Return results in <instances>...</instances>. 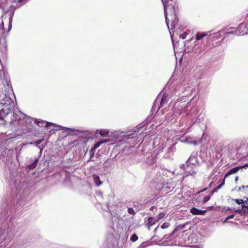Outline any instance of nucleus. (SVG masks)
I'll use <instances>...</instances> for the list:
<instances>
[{
	"label": "nucleus",
	"instance_id": "obj_1",
	"mask_svg": "<svg viewBox=\"0 0 248 248\" xmlns=\"http://www.w3.org/2000/svg\"><path fill=\"white\" fill-rule=\"evenodd\" d=\"M163 3L166 24L169 27V24L170 23L171 28H174L178 22V18L176 14V3L172 1V3H169V1L163 0Z\"/></svg>",
	"mask_w": 248,
	"mask_h": 248
},
{
	"label": "nucleus",
	"instance_id": "obj_2",
	"mask_svg": "<svg viewBox=\"0 0 248 248\" xmlns=\"http://www.w3.org/2000/svg\"><path fill=\"white\" fill-rule=\"evenodd\" d=\"M13 104V102L11 98L5 93L4 98L0 103V120H4L11 112Z\"/></svg>",
	"mask_w": 248,
	"mask_h": 248
},
{
	"label": "nucleus",
	"instance_id": "obj_3",
	"mask_svg": "<svg viewBox=\"0 0 248 248\" xmlns=\"http://www.w3.org/2000/svg\"><path fill=\"white\" fill-rule=\"evenodd\" d=\"M190 213L194 215H204L206 211L205 210H202L198 209L195 207H192L190 209Z\"/></svg>",
	"mask_w": 248,
	"mask_h": 248
},
{
	"label": "nucleus",
	"instance_id": "obj_4",
	"mask_svg": "<svg viewBox=\"0 0 248 248\" xmlns=\"http://www.w3.org/2000/svg\"><path fill=\"white\" fill-rule=\"evenodd\" d=\"M110 141V139H105L102 140L101 141L97 142L94 145L93 147L91 149V152H92L93 151H94L96 148L99 147V146L103 143H106L107 142H108Z\"/></svg>",
	"mask_w": 248,
	"mask_h": 248
},
{
	"label": "nucleus",
	"instance_id": "obj_5",
	"mask_svg": "<svg viewBox=\"0 0 248 248\" xmlns=\"http://www.w3.org/2000/svg\"><path fill=\"white\" fill-rule=\"evenodd\" d=\"M156 222H158L156 219H155L153 217H149L148 218L147 223L146 224L148 229L149 230L151 226L155 224Z\"/></svg>",
	"mask_w": 248,
	"mask_h": 248
},
{
	"label": "nucleus",
	"instance_id": "obj_6",
	"mask_svg": "<svg viewBox=\"0 0 248 248\" xmlns=\"http://www.w3.org/2000/svg\"><path fill=\"white\" fill-rule=\"evenodd\" d=\"M238 170V168H237V167L230 169L229 171L225 174L224 176V179H225L229 176L236 173Z\"/></svg>",
	"mask_w": 248,
	"mask_h": 248
},
{
	"label": "nucleus",
	"instance_id": "obj_7",
	"mask_svg": "<svg viewBox=\"0 0 248 248\" xmlns=\"http://www.w3.org/2000/svg\"><path fill=\"white\" fill-rule=\"evenodd\" d=\"M93 177L96 186H99L102 185V182L101 181L99 177L97 175L93 174Z\"/></svg>",
	"mask_w": 248,
	"mask_h": 248
},
{
	"label": "nucleus",
	"instance_id": "obj_8",
	"mask_svg": "<svg viewBox=\"0 0 248 248\" xmlns=\"http://www.w3.org/2000/svg\"><path fill=\"white\" fill-rule=\"evenodd\" d=\"M184 142L188 144H193L195 145L198 144V141L195 140H193L192 138L191 137L186 138L185 140H184Z\"/></svg>",
	"mask_w": 248,
	"mask_h": 248
},
{
	"label": "nucleus",
	"instance_id": "obj_9",
	"mask_svg": "<svg viewBox=\"0 0 248 248\" xmlns=\"http://www.w3.org/2000/svg\"><path fill=\"white\" fill-rule=\"evenodd\" d=\"M207 35L208 34L207 32H198L196 34V39L197 41H199Z\"/></svg>",
	"mask_w": 248,
	"mask_h": 248
},
{
	"label": "nucleus",
	"instance_id": "obj_10",
	"mask_svg": "<svg viewBox=\"0 0 248 248\" xmlns=\"http://www.w3.org/2000/svg\"><path fill=\"white\" fill-rule=\"evenodd\" d=\"M244 203L246 204V205H245L244 213L245 214H248V198L245 197L244 198Z\"/></svg>",
	"mask_w": 248,
	"mask_h": 248
},
{
	"label": "nucleus",
	"instance_id": "obj_11",
	"mask_svg": "<svg viewBox=\"0 0 248 248\" xmlns=\"http://www.w3.org/2000/svg\"><path fill=\"white\" fill-rule=\"evenodd\" d=\"M38 161V159L36 158L31 164L30 165H29L28 166V168L30 170L34 169L37 166Z\"/></svg>",
	"mask_w": 248,
	"mask_h": 248
},
{
	"label": "nucleus",
	"instance_id": "obj_12",
	"mask_svg": "<svg viewBox=\"0 0 248 248\" xmlns=\"http://www.w3.org/2000/svg\"><path fill=\"white\" fill-rule=\"evenodd\" d=\"M235 202L238 204H241L242 209H243V211H244L245 205L246 204L244 203V199H235L234 200Z\"/></svg>",
	"mask_w": 248,
	"mask_h": 248
},
{
	"label": "nucleus",
	"instance_id": "obj_13",
	"mask_svg": "<svg viewBox=\"0 0 248 248\" xmlns=\"http://www.w3.org/2000/svg\"><path fill=\"white\" fill-rule=\"evenodd\" d=\"M167 97L166 96L163 95L160 101V108L162 107L167 102Z\"/></svg>",
	"mask_w": 248,
	"mask_h": 248
},
{
	"label": "nucleus",
	"instance_id": "obj_14",
	"mask_svg": "<svg viewBox=\"0 0 248 248\" xmlns=\"http://www.w3.org/2000/svg\"><path fill=\"white\" fill-rule=\"evenodd\" d=\"M109 132L108 130L101 129L99 131V134L101 136H107L108 135Z\"/></svg>",
	"mask_w": 248,
	"mask_h": 248
},
{
	"label": "nucleus",
	"instance_id": "obj_15",
	"mask_svg": "<svg viewBox=\"0 0 248 248\" xmlns=\"http://www.w3.org/2000/svg\"><path fill=\"white\" fill-rule=\"evenodd\" d=\"M34 122L36 124H38V125H39V126H40L39 124H44L45 123H46V125H45V127H47L48 126V125H49V124L53 125V124L51 123H49L45 122L44 121L40 122L39 121H37L36 120H35V121ZM42 126H43V124H42Z\"/></svg>",
	"mask_w": 248,
	"mask_h": 248
},
{
	"label": "nucleus",
	"instance_id": "obj_16",
	"mask_svg": "<svg viewBox=\"0 0 248 248\" xmlns=\"http://www.w3.org/2000/svg\"><path fill=\"white\" fill-rule=\"evenodd\" d=\"M165 216V214L164 212L160 213L156 216V220L157 221L160 220V219L163 218Z\"/></svg>",
	"mask_w": 248,
	"mask_h": 248
},
{
	"label": "nucleus",
	"instance_id": "obj_17",
	"mask_svg": "<svg viewBox=\"0 0 248 248\" xmlns=\"http://www.w3.org/2000/svg\"><path fill=\"white\" fill-rule=\"evenodd\" d=\"M138 239V236L135 234H133L131 235V237H130V240L133 241V242H135L136 241H137Z\"/></svg>",
	"mask_w": 248,
	"mask_h": 248
},
{
	"label": "nucleus",
	"instance_id": "obj_18",
	"mask_svg": "<svg viewBox=\"0 0 248 248\" xmlns=\"http://www.w3.org/2000/svg\"><path fill=\"white\" fill-rule=\"evenodd\" d=\"M248 188V185L247 186H242L238 188L237 189V191H244L245 189Z\"/></svg>",
	"mask_w": 248,
	"mask_h": 248
},
{
	"label": "nucleus",
	"instance_id": "obj_19",
	"mask_svg": "<svg viewBox=\"0 0 248 248\" xmlns=\"http://www.w3.org/2000/svg\"><path fill=\"white\" fill-rule=\"evenodd\" d=\"M225 179H224V178L223 179L222 182L220 183V184L217 187H216L217 188V189H218V190L219 189H220L225 185Z\"/></svg>",
	"mask_w": 248,
	"mask_h": 248
},
{
	"label": "nucleus",
	"instance_id": "obj_20",
	"mask_svg": "<svg viewBox=\"0 0 248 248\" xmlns=\"http://www.w3.org/2000/svg\"><path fill=\"white\" fill-rule=\"evenodd\" d=\"M128 213L131 215H134L135 214L134 210L133 208H128L127 210Z\"/></svg>",
	"mask_w": 248,
	"mask_h": 248
},
{
	"label": "nucleus",
	"instance_id": "obj_21",
	"mask_svg": "<svg viewBox=\"0 0 248 248\" xmlns=\"http://www.w3.org/2000/svg\"><path fill=\"white\" fill-rule=\"evenodd\" d=\"M210 196L209 195L204 197L203 201H202L203 203H205V202H208L210 200Z\"/></svg>",
	"mask_w": 248,
	"mask_h": 248
},
{
	"label": "nucleus",
	"instance_id": "obj_22",
	"mask_svg": "<svg viewBox=\"0 0 248 248\" xmlns=\"http://www.w3.org/2000/svg\"><path fill=\"white\" fill-rule=\"evenodd\" d=\"M169 223H168V222H165V223H164L162 226H161V228L162 229H166V228H167L169 226Z\"/></svg>",
	"mask_w": 248,
	"mask_h": 248
},
{
	"label": "nucleus",
	"instance_id": "obj_23",
	"mask_svg": "<svg viewBox=\"0 0 248 248\" xmlns=\"http://www.w3.org/2000/svg\"><path fill=\"white\" fill-rule=\"evenodd\" d=\"M234 217V215L233 214H232V215H229L226 218H225V221L228 220V219H231V218H233Z\"/></svg>",
	"mask_w": 248,
	"mask_h": 248
},
{
	"label": "nucleus",
	"instance_id": "obj_24",
	"mask_svg": "<svg viewBox=\"0 0 248 248\" xmlns=\"http://www.w3.org/2000/svg\"><path fill=\"white\" fill-rule=\"evenodd\" d=\"M187 36V33L185 32L184 33H183L181 35V36L180 37L182 39H185V38H186Z\"/></svg>",
	"mask_w": 248,
	"mask_h": 248
},
{
	"label": "nucleus",
	"instance_id": "obj_25",
	"mask_svg": "<svg viewBox=\"0 0 248 248\" xmlns=\"http://www.w3.org/2000/svg\"><path fill=\"white\" fill-rule=\"evenodd\" d=\"M218 189H217V187H215V188H214L212 190V191H211V193H212V194H213V193H215V192H217L218 191Z\"/></svg>",
	"mask_w": 248,
	"mask_h": 248
},
{
	"label": "nucleus",
	"instance_id": "obj_26",
	"mask_svg": "<svg viewBox=\"0 0 248 248\" xmlns=\"http://www.w3.org/2000/svg\"><path fill=\"white\" fill-rule=\"evenodd\" d=\"M172 235V233L170 234H166L164 236V239H168L170 238L171 235Z\"/></svg>",
	"mask_w": 248,
	"mask_h": 248
},
{
	"label": "nucleus",
	"instance_id": "obj_27",
	"mask_svg": "<svg viewBox=\"0 0 248 248\" xmlns=\"http://www.w3.org/2000/svg\"><path fill=\"white\" fill-rule=\"evenodd\" d=\"M237 168H238V170H240L241 169H247L246 167H245V165H243V166H239V167H237Z\"/></svg>",
	"mask_w": 248,
	"mask_h": 248
},
{
	"label": "nucleus",
	"instance_id": "obj_28",
	"mask_svg": "<svg viewBox=\"0 0 248 248\" xmlns=\"http://www.w3.org/2000/svg\"><path fill=\"white\" fill-rule=\"evenodd\" d=\"M93 151H93L92 152L90 151V158H91L94 155V152ZM91 160V159H90L89 160Z\"/></svg>",
	"mask_w": 248,
	"mask_h": 248
},
{
	"label": "nucleus",
	"instance_id": "obj_29",
	"mask_svg": "<svg viewBox=\"0 0 248 248\" xmlns=\"http://www.w3.org/2000/svg\"><path fill=\"white\" fill-rule=\"evenodd\" d=\"M14 2L20 3L22 0H12Z\"/></svg>",
	"mask_w": 248,
	"mask_h": 248
},
{
	"label": "nucleus",
	"instance_id": "obj_30",
	"mask_svg": "<svg viewBox=\"0 0 248 248\" xmlns=\"http://www.w3.org/2000/svg\"><path fill=\"white\" fill-rule=\"evenodd\" d=\"M159 227L158 226H157V227H156L154 230V232H155V233H156L157 232V231Z\"/></svg>",
	"mask_w": 248,
	"mask_h": 248
},
{
	"label": "nucleus",
	"instance_id": "obj_31",
	"mask_svg": "<svg viewBox=\"0 0 248 248\" xmlns=\"http://www.w3.org/2000/svg\"><path fill=\"white\" fill-rule=\"evenodd\" d=\"M155 208V206H152V207H151V208H150V210L151 211H153V209Z\"/></svg>",
	"mask_w": 248,
	"mask_h": 248
},
{
	"label": "nucleus",
	"instance_id": "obj_32",
	"mask_svg": "<svg viewBox=\"0 0 248 248\" xmlns=\"http://www.w3.org/2000/svg\"><path fill=\"white\" fill-rule=\"evenodd\" d=\"M167 187H164V186H163L161 188H160V191H163V190H164Z\"/></svg>",
	"mask_w": 248,
	"mask_h": 248
},
{
	"label": "nucleus",
	"instance_id": "obj_33",
	"mask_svg": "<svg viewBox=\"0 0 248 248\" xmlns=\"http://www.w3.org/2000/svg\"><path fill=\"white\" fill-rule=\"evenodd\" d=\"M76 141H77V140H75V141H74L73 142H70V143H69V144H70V145H72L73 143H74Z\"/></svg>",
	"mask_w": 248,
	"mask_h": 248
},
{
	"label": "nucleus",
	"instance_id": "obj_34",
	"mask_svg": "<svg viewBox=\"0 0 248 248\" xmlns=\"http://www.w3.org/2000/svg\"><path fill=\"white\" fill-rule=\"evenodd\" d=\"M238 179V176H236V177H235V182H237V181Z\"/></svg>",
	"mask_w": 248,
	"mask_h": 248
},
{
	"label": "nucleus",
	"instance_id": "obj_35",
	"mask_svg": "<svg viewBox=\"0 0 248 248\" xmlns=\"http://www.w3.org/2000/svg\"><path fill=\"white\" fill-rule=\"evenodd\" d=\"M245 167H246V168H247L248 167V163H247V164H246L245 165Z\"/></svg>",
	"mask_w": 248,
	"mask_h": 248
},
{
	"label": "nucleus",
	"instance_id": "obj_36",
	"mask_svg": "<svg viewBox=\"0 0 248 248\" xmlns=\"http://www.w3.org/2000/svg\"><path fill=\"white\" fill-rule=\"evenodd\" d=\"M235 211L237 213H239L240 212V211L239 210H235Z\"/></svg>",
	"mask_w": 248,
	"mask_h": 248
},
{
	"label": "nucleus",
	"instance_id": "obj_37",
	"mask_svg": "<svg viewBox=\"0 0 248 248\" xmlns=\"http://www.w3.org/2000/svg\"><path fill=\"white\" fill-rule=\"evenodd\" d=\"M67 129L68 130H71V129H70L69 128H67Z\"/></svg>",
	"mask_w": 248,
	"mask_h": 248
},
{
	"label": "nucleus",
	"instance_id": "obj_38",
	"mask_svg": "<svg viewBox=\"0 0 248 248\" xmlns=\"http://www.w3.org/2000/svg\"><path fill=\"white\" fill-rule=\"evenodd\" d=\"M206 189V188H205V189H204L203 190H202L201 191H204V190H205Z\"/></svg>",
	"mask_w": 248,
	"mask_h": 248
}]
</instances>
